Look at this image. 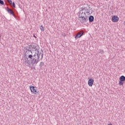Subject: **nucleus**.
<instances>
[{
    "label": "nucleus",
    "mask_w": 125,
    "mask_h": 125,
    "mask_svg": "<svg viewBox=\"0 0 125 125\" xmlns=\"http://www.w3.org/2000/svg\"><path fill=\"white\" fill-rule=\"evenodd\" d=\"M38 46L29 45L25 49L24 59L23 64L29 67L32 65H37L43 57V51L38 49Z\"/></svg>",
    "instance_id": "f257e3e1"
},
{
    "label": "nucleus",
    "mask_w": 125,
    "mask_h": 125,
    "mask_svg": "<svg viewBox=\"0 0 125 125\" xmlns=\"http://www.w3.org/2000/svg\"><path fill=\"white\" fill-rule=\"evenodd\" d=\"M79 14V18L80 19V22L82 24H83V23H85V22L88 21V19L86 17V14H85V12L84 11H83V8H80Z\"/></svg>",
    "instance_id": "f03ea898"
},
{
    "label": "nucleus",
    "mask_w": 125,
    "mask_h": 125,
    "mask_svg": "<svg viewBox=\"0 0 125 125\" xmlns=\"http://www.w3.org/2000/svg\"><path fill=\"white\" fill-rule=\"evenodd\" d=\"M30 88L31 92H33V93H34V94H40V92L37 90V87L30 85Z\"/></svg>",
    "instance_id": "7ed1b4c3"
},
{
    "label": "nucleus",
    "mask_w": 125,
    "mask_h": 125,
    "mask_svg": "<svg viewBox=\"0 0 125 125\" xmlns=\"http://www.w3.org/2000/svg\"><path fill=\"white\" fill-rule=\"evenodd\" d=\"M119 80V85H124V82H125V76H121Z\"/></svg>",
    "instance_id": "20e7f679"
},
{
    "label": "nucleus",
    "mask_w": 125,
    "mask_h": 125,
    "mask_svg": "<svg viewBox=\"0 0 125 125\" xmlns=\"http://www.w3.org/2000/svg\"><path fill=\"white\" fill-rule=\"evenodd\" d=\"M83 32H82V31H80L77 33V34L75 36V39H80L82 36H83Z\"/></svg>",
    "instance_id": "39448f33"
},
{
    "label": "nucleus",
    "mask_w": 125,
    "mask_h": 125,
    "mask_svg": "<svg viewBox=\"0 0 125 125\" xmlns=\"http://www.w3.org/2000/svg\"><path fill=\"white\" fill-rule=\"evenodd\" d=\"M119 20V18L117 16H113L112 18V22H118Z\"/></svg>",
    "instance_id": "423d86ee"
},
{
    "label": "nucleus",
    "mask_w": 125,
    "mask_h": 125,
    "mask_svg": "<svg viewBox=\"0 0 125 125\" xmlns=\"http://www.w3.org/2000/svg\"><path fill=\"white\" fill-rule=\"evenodd\" d=\"M93 83H94L93 79H90L88 81V84L89 86H92V85H93Z\"/></svg>",
    "instance_id": "0eeeda50"
},
{
    "label": "nucleus",
    "mask_w": 125,
    "mask_h": 125,
    "mask_svg": "<svg viewBox=\"0 0 125 125\" xmlns=\"http://www.w3.org/2000/svg\"><path fill=\"white\" fill-rule=\"evenodd\" d=\"M7 11L8 13H9L10 14H11L14 17H15V15L14 14V13L9 8H7Z\"/></svg>",
    "instance_id": "6e6552de"
},
{
    "label": "nucleus",
    "mask_w": 125,
    "mask_h": 125,
    "mask_svg": "<svg viewBox=\"0 0 125 125\" xmlns=\"http://www.w3.org/2000/svg\"><path fill=\"white\" fill-rule=\"evenodd\" d=\"M82 9L83 10V11L85 12V13H87V14H90V13H89V9H87V8L86 7H84V8H82Z\"/></svg>",
    "instance_id": "1a4fd4ad"
},
{
    "label": "nucleus",
    "mask_w": 125,
    "mask_h": 125,
    "mask_svg": "<svg viewBox=\"0 0 125 125\" xmlns=\"http://www.w3.org/2000/svg\"><path fill=\"white\" fill-rule=\"evenodd\" d=\"M94 21V17L93 16H90L89 17V21L91 22Z\"/></svg>",
    "instance_id": "9d476101"
},
{
    "label": "nucleus",
    "mask_w": 125,
    "mask_h": 125,
    "mask_svg": "<svg viewBox=\"0 0 125 125\" xmlns=\"http://www.w3.org/2000/svg\"><path fill=\"white\" fill-rule=\"evenodd\" d=\"M40 29L41 31H42V32H44V27H43V26H42V25L40 27Z\"/></svg>",
    "instance_id": "9b49d317"
},
{
    "label": "nucleus",
    "mask_w": 125,
    "mask_h": 125,
    "mask_svg": "<svg viewBox=\"0 0 125 125\" xmlns=\"http://www.w3.org/2000/svg\"><path fill=\"white\" fill-rule=\"evenodd\" d=\"M44 62H40L39 66L40 67H42V66H44Z\"/></svg>",
    "instance_id": "f8f14e48"
},
{
    "label": "nucleus",
    "mask_w": 125,
    "mask_h": 125,
    "mask_svg": "<svg viewBox=\"0 0 125 125\" xmlns=\"http://www.w3.org/2000/svg\"><path fill=\"white\" fill-rule=\"evenodd\" d=\"M0 4H1L2 5H4V2H3V1L2 0H0Z\"/></svg>",
    "instance_id": "ddd939ff"
},
{
    "label": "nucleus",
    "mask_w": 125,
    "mask_h": 125,
    "mask_svg": "<svg viewBox=\"0 0 125 125\" xmlns=\"http://www.w3.org/2000/svg\"><path fill=\"white\" fill-rule=\"evenodd\" d=\"M100 53H101V54H103L104 53V51H103V50H100Z\"/></svg>",
    "instance_id": "4468645a"
},
{
    "label": "nucleus",
    "mask_w": 125,
    "mask_h": 125,
    "mask_svg": "<svg viewBox=\"0 0 125 125\" xmlns=\"http://www.w3.org/2000/svg\"><path fill=\"white\" fill-rule=\"evenodd\" d=\"M7 1H8V2H9V3H10V4H12V0H7Z\"/></svg>",
    "instance_id": "2eb2a0df"
},
{
    "label": "nucleus",
    "mask_w": 125,
    "mask_h": 125,
    "mask_svg": "<svg viewBox=\"0 0 125 125\" xmlns=\"http://www.w3.org/2000/svg\"><path fill=\"white\" fill-rule=\"evenodd\" d=\"M12 4H13V7H14V8H15V7H16L15 6V3L14 2H13Z\"/></svg>",
    "instance_id": "dca6fc26"
},
{
    "label": "nucleus",
    "mask_w": 125,
    "mask_h": 125,
    "mask_svg": "<svg viewBox=\"0 0 125 125\" xmlns=\"http://www.w3.org/2000/svg\"><path fill=\"white\" fill-rule=\"evenodd\" d=\"M62 37H65V36H66V34H65L64 33H62Z\"/></svg>",
    "instance_id": "f3484780"
},
{
    "label": "nucleus",
    "mask_w": 125,
    "mask_h": 125,
    "mask_svg": "<svg viewBox=\"0 0 125 125\" xmlns=\"http://www.w3.org/2000/svg\"><path fill=\"white\" fill-rule=\"evenodd\" d=\"M87 6H88L89 9H90V5H87Z\"/></svg>",
    "instance_id": "a211bd4d"
},
{
    "label": "nucleus",
    "mask_w": 125,
    "mask_h": 125,
    "mask_svg": "<svg viewBox=\"0 0 125 125\" xmlns=\"http://www.w3.org/2000/svg\"><path fill=\"white\" fill-rule=\"evenodd\" d=\"M108 125H112V124H109Z\"/></svg>",
    "instance_id": "6ab92c4d"
},
{
    "label": "nucleus",
    "mask_w": 125,
    "mask_h": 125,
    "mask_svg": "<svg viewBox=\"0 0 125 125\" xmlns=\"http://www.w3.org/2000/svg\"><path fill=\"white\" fill-rule=\"evenodd\" d=\"M34 38H37L36 36H35V35H34Z\"/></svg>",
    "instance_id": "aec40b11"
}]
</instances>
